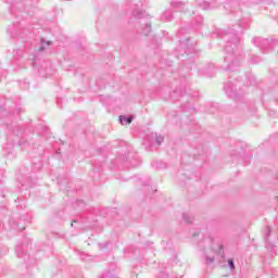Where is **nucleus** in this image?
I'll return each instance as SVG.
<instances>
[{"label":"nucleus","instance_id":"1","mask_svg":"<svg viewBox=\"0 0 278 278\" xmlns=\"http://www.w3.org/2000/svg\"><path fill=\"white\" fill-rule=\"evenodd\" d=\"M226 36L229 39L224 47L226 53L224 56V71H238L242 66V60H244L242 40L235 29H229Z\"/></svg>","mask_w":278,"mask_h":278},{"label":"nucleus","instance_id":"2","mask_svg":"<svg viewBox=\"0 0 278 278\" xmlns=\"http://www.w3.org/2000/svg\"><path fill=\"white\" fill-rule=\"evenodd\" d=\"M197 97H199V93H195L193 96L192 93L186 94V87L176 89L169 94V98L173 101H179V99H181V110H184V112H194V104L192 102V98L197 99Z\"/></svg>","mask_w":278,"mask_h":278},{"label":"nucleus","instance_id":"3","mask_svg":"<svg viewBox=\"0 0 278 278\" xmlns=\"http://www.w3.org/2000/svg\"><path fill=\"white\" fill-rule=\"evenodd\" d=\"M253 45L258 47L263 53H270V51H278V40L262 39L260 37L252 40Z\"/></svg>","mask_w":278,"mask_h":278},{"label":"nucleus","instance_id":"4","mask_svg":"<svg viewBox=\"0 0 278 278\" xmlns=\"http://www.w3.org/2000/svg\"><path fill=\"white\" fill-rule=\"evenodd\" d=\"M4 1L5 3H9L12 14L27 10V4H25V1L27 0H4Z\"/></svg>","mask_w":278,"mask_h":278},{"label":"nucleus","instance_id":"5","mask_svg":"<svg viewBox=\"0 0 278 278\" xmlns=\"http://www.w3.org/2000/svg\"><path fill=\"white\" fill-rule=\"evenodd\" d=\"M224 90L227 94V97H229L230 99H236L238 98V96L240 94L238 92V88H236V85H233V83H228L225 87Z\"/></svg>","mask_w":278,"mask_h":278},{"label":"nucleus","instance_id":"6","mask_svg":"<svg viewBox=\"0 0 278 278\" xmlns=\"http://www.w3.org/2000/svg\"><path fill=\"white\" fill-rule=\"evenodd\" d=\"M203 75H206V77H214L216 75V67L214 66V63L207 64L202 70Z\"/></svg>","mask_w":278,"mask_h":278},{"label":"nucleus","instance_id":"7","mask_svg":"<svg viewBox=\"0 0 278 278\" xmlns=\"http://www.w3.org/2000/svg\"><path fill=\"white\" fill-rule=\"evenodd\" d=\"M16 254L17 257H20L21 260H24V262H27V253H25V251L23 250V245H17L16 247Z\"/></svg>","mask_w":278,"mask_h":278},{"label":"nucleus","instance_id":"8","mask_svg":"<svg viewBox=\"0 0 278 278\" xmlns=\"http://www.w3.org/2000/svg\"><path fill=\"white\" fill-rule=\"evenodd\" d=\"M132 16H135V18H147V12L140 9H135L132 11Z\"/></svg>","mask_w":278,"mask_h":278},{"label":"nucleus","instance_id":"9","mask_svg":"<svg viewBox=\"0 0 278 278\" xmlns=\"http://www.w3.org/2000/svg\"><path fill=\"white\" fill-rule=\"evenodd\" d=\"M134 121V118L131 116H125V115H121L119 116V123L122 125H131V122Z\"/></svg>","mask_w":278,"mask_h":278},{"label":"nucleus","instance_id":"10","mask_svg":"<svg viewBox=\"0 0 278 278\" xmlns=\"http://www.w3.org/2000/svg\"><path fill=\"white\" fill-rule=\"evenodd\" d=\"M184 2H172V8L178 10V12H184Z\"/></svg>","mask_w":278,"mask_h":278},{"label":"nucleus","instance_id":"11","mask_svg":"<svg viewBox=\"0 0 278 278\" xmlns=\"http://www.w3.org/2000/svg\"><path fill=\"white\" fill-rule=\"evenodd\" d=\"M141 34L147 36L148 34H151V23H146L144 28H142Z\"/></svg>","mask_w":278,"mask_h":278},{"label":"nucleus","instance_id":"12","mask_svg":"<svg viewBox=\"0 0 278 278\" xmlns=\"http://www.w3.org/2000/svg\"><path fill=\"white\" fill-rule=\"evenodd\" d=\"M182 220H185V223L190 224L192 223V220H194V217H192L190 214L188 213H184L182 214Z\"/></svg>","mask_w":278,"mask_h":278},{"label":"nucleus","instance_id":"13","mask_svg":"<svg viewBox=\"0 0 278 278\" xmlns=\"http://www.w3.org/2000/svg\"><path fill=\"white\" fill-rule=\"evenodd\" d=\"M47 47H51V41L41 39V46L39 48V51H45V49H47Z\"/></svg>","mask_w":278,"mask_h":278},{"label":"nucleus","instance_id":"14","mask_svg":"<svg viewBox=\"0 0 278 278\" xmlns=\"http://www.w3.org/2000/svg\"><path fill=\"white\" fill-rule=\"evenodd\" d=\"M163 21H173V13L170 11H166L162 15Z\"/></svg>","mask_w":278,"mask_h":278},{"label":"nucleus","instance_id":"15","mask_svg":"<svg viewBox=\"0 0 278 278\" xmlns=\"http://www.w3.org/2000/svg\"><path fill=\"white\" fill-rule=\"evenodd\" d=\"M273 229L270 228V226L266 227V232H265V240L266 242H268V238H270V233H271Z\"/></svg>","mask_w":278,"mask_h":278},{"label":"nucleus","instance_id":"16","mask_svg":"<svg viewBox=\"0 0 278 278\" xmlns=\"http://www.w3.org/2000/svg\"><path fill=\"white\" fill-rule=\"evenodd\" d=\"M262 61V59H260V56H252L250 62L251 64H260V62Z\"/></svg>","mask_w":278,"mask_h":278},{"label":"nucleus","instance_id":"17","mask_svg":"<svg viewBox=\"0 0 278 278\" xmlns=\"http://www.w3.org/2000/svg\"><path fill=\"white\" fill-rule=\"evenodd\" d=\"M156 144H162L164 142V137L155 135Z\"/></svg>","mask_w":278,"mask_h":278},{"label":"nucleus","instance_id":"18","mask_svg":"<svg viewBox=\"0 0 278 278\" xmlns=\"http://www.w3.org/2000/svg\"><path fill=\"white\" fill-rule=\"evenodd\" d=\"M228 266H229L230 270L236 269V264L233 263V258L228 260Z\"/></svg>","mask_w":278,"mask_h":278},{"label":"nucleus","instance_id":"19","mask_svg":"<svg viewBox=\"0 0 278 278\" xmlns=\"http://www.w3.org/2000/svg\"><path fill=\"white\" fill-rule=\"evenodd\" d=\"M206 264H207V266H210V264H214V257L206 256Z\"/></svg>","mask_w":278,"mask_h":278},{"label":"nucleus","instance_id":"20","mask_svg":"<svg viewBox=\"0 0 278 278\" xmlns=\"http://www.w3.org/2000/svg\"><path fill=\"white\" fill-rule=\"evenodd\" d=\"M216 106L212 105L211 109L208 110L210 114H216Z\"/></svg>","mask_w":278,"mask_h":278},{"label":"nucleus","instance_id":"21","mask_svg":"<svg viewBox=\"0 0 278 278\" xmlns=\"http://www.w3.org/2000/svg\"><path fill=\"white\" fill-rule=\"evenodd\" d=\"M180 47L184 49V47H186V43H185V41H181L180 42Z\"/></svg>","mask_w":278,"mask_h":278},{"label":"nucleus","instance_id":"22","mask_svg":"<svg viewBox=\"0 0 278 278\" xmlns=\"http://www.w3.org/2000/svg\"><path fill=\"white\" fill-rule=\"evenodd\" d=\"M42 71H45V66H41V68L39 70V73L42 75Z\"/></svg>","mask_w":278,"mask_h":278},{"label":"nucleus","instance_id":"23","mask_svg":"<svg viewBox=\"0 0 278 278\" xmlns=\"http://www.w3.org/2000/svg\"><path fill=\"white\" fill-rule=\"evenodd\" d=\"M80 260H86V254H81Z\"/></svg>","mask_w":278,"mask_h":278},{"label":"nucleus","instance_id":"24","mask_svg":"<svg viewBox=\"0 0 278 278\" xmlns=\"http://www.w3.org/2000/svg\"><path fill=\"white\" fill-rule=\"evenodd\" d=\"M204 242H210V239H204Z\"/></svg>","mask_w":278,"mask_h":278},{"label":"nucleus","instance_id":"25","mask_svg":"<svg viewBox=\"0 0 278 278\" xmlns=\"http://www.w3.org/2000/svg\"><path fill=\"white\" fill-rule=\"evenodd\" d=\"M46 66H51V64L50 63H46Z\"/></svg>","mask_w":278,"mask_h":278},{"label":"nucleus","instance_id":"26","mask_svg":"<svg viewBox=\"0 0 278 278\" xmlns=\"http://www.w3.org/2000/svg\"><path fill=\"white\" fill-rule=\"evenodd\" d=\"M220 251H223V245H219Z\"/></svg>","mask_w":278,"mask_h":278},{"label":"nucleus","instance_id":"27","mask_svg":"<svg viewBox=\"0 0 278 278\" xmlns=\"http://www.w3.org/2000/svg\"><path fill=\"white\" fill-rule=\"evenodd\" d=\"M156 168H162V166H156Z\"/></svg>","mask_w":278,"mask_h":278},{"label":"nucleus","instance_id":"28","mask_svg":"<svg viewBox=\"0 0 278 278\" xmlns=\"http://www.w3.org/2000/svg\"><path fill=\"white\" fill-rule=\"evenodd\" d=\"M193 236H199V232H198V233H194Z\"/></svg>","mask_w":278,"mask_h":278},{"label":"nucleus","instance_id":"29","mask_svg":"<svg viewBox=\"0 0 278 278\" xmlns=\"http://www.w3.org/2000/svg\"><path fill=\"white\" fill-rule=\"evenodd\" d=\"M106 275L105 274H102V277H105Z\"/></svg>","mask_w":278,"mask_h":278}]
</instances>
